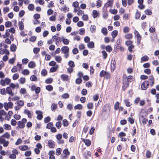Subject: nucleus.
Masks as SVG:
<instances>
[{"label":"nucleus","instance_id":"obj_1","mask_svg":"<svg viewBox=\"0 0 159 159\" xmlns=\"http://www.w3.org/2000/svg\"><path fill=\"white\" fill-rule=\"evenodd\" d=\"M149 85V82L148 81H144L141 84V88L142 90H146Z\"/></svg>","mask_w":159,"mask_h":159},{"label":"nucleus","instance_id":"obj_2","mask_svg":"<svg viewBox=\"0 0 159 159\" xmlns=\"http://www.w3.org/2000/svg\"><path fill=\"white\" fill-rule=\"evenodd\" d=\"M35 113L37 114V119L39 120H41L43 117L42 112L40 111L37 110L36 111Z\"/></svg>","mask_w":159,"mask_h":159},{"label":"nucleus","instance_id":"obj_3","mask_svg":"<svg viewBox=\"0 0 159 159\" xmlns=\"http://www.w3.org/2000/svg\"><path fill=\"white\" fill-rule=\"evenodd\" d=\"M48 145L50 148H54L55 146V143L52 140L48 141Z\"/></svg>","mask_w":159,"mask_h":159},{"label":"nucleus","instance_id":"obj_4","mask_svg":"<svg viewBox=\"0 0 159 159\" xmlns=\"http://www.w3.org/2000/svg\"><path fill=\"white\" fill-rule=\"evenodd\" d=\"M112 3L113 1L112 0H108L107 2L104 6L103 10L104 11L106 10L107 7L111 6Z\"/></svg>","mask_w":159,"mask_h":159},{"label":"nucleus","instance_id":"obj_5","mask_svg":"<svg viewBox=\"0 0 159 159\" xmlns=\"http://www.w3.org/2000/svg\"><path fill=\"white\" fill-rule=\"evenodd\" d=\"M6 93L10 95L11 96H13L14 94L12 92V89L9 87H8L6 88Z\"/></svg>","mask_w":159,"mask_h":159},{"label":"nucleus","instance_id":"obj_6","mask_svg":"<svg viewBox=\"0 0 159 159\" xmlns=\"http://www.w3.org/2000/svg\"><path fill=\"white\" fill-rule=\"evenodd\" d=\"M61 51L63 53H69V48L67 46H64L61 48Z\"/></svg>","mask_w":159,"mask_h":159},{"label":"nucleus","instance_id":"obj_7","mask_svg":"<svg viewBox=\"0 0 159 159\" xmlns=\"http://www.w3.org/2000/svg\"><path fill=\"white\" fill-rule=\"evenodd\" d=\"M18 126L16 128L18 129V128L20 129H23L25 127V124L23 123H22L21 121H19L17 122Z\"/></svg>","mask_w":159,"mask_h":159},{"label":"nucleus","instance_id":"obj_8","mask_svg":"<svg viewBox=\"0 0 159 159\" xmlns=\"http://www.w3.org/2000/svg\"><path fill=\"white\" fill-rule=\"evenodd\" d=\"M129 82L127 81L126 80L123 82V86L122 87V89L123 90H125L129 86Z\"/></svg>","mask_w":159,"mask_h":159},{"label":"nucleus","instance_id":"obj_9","mask_svg":"<svg viewBox=\"0 0 159 159\" xmlns=\"http://www.w3.org/2000/svg\"><path fill=\"white\" fill-rule=\"evenodd\" d=\"M148 81L149 82V83H151V84H150V85L151 86H152L154 84V78L153 76H151L150 77L149 79L148 80Z\"/></svg>","mask_w":159,"mask_h":159},{"label":"nucleus","instance_id":"obj_10","mask_svg":"<svg viewBox=\"0 0 159 159\" xmlns=\"http://www.w3.org/2000/svg\"><path fill=\"white\" fill-rule=\"evenodd\" d=\"M62 41L64 44L68 45L69 44V41L67 39L64 38V36L61 37Z\"/></svg>","mask_w":159,"mask_h":159},{"label":"nucleus","instance_id":"obj_11","mask_svg":"<svg viewBox=\"0 0 159 159\" xmlns=\"http://www.w3.org/2000/svg\"><path fill=\"white\" fill-rule=\"evenodd\" d=\"M61 78L64 81H67L68 80V76L65 74L61 75Z\"/></svg>","mask_w":159,"mask_h":159},{"label":"nucleus","instance_id":"obj_12","mask_svg":"<svg viewBox=\"0 0 159 159\" xmlns=\"http://www.w3.org/2000/svg\"><path fill=\"white\" fill-rule=\"evenodd\" d=\"M35 66L36 65L34 61H30L28 63V66L30 68H34Z\"/></svg>","mask_w":159,"mask_h":159},{"label":"nucleus","instance_id":"obj_13","mask_svg":"<svg viewBox=\"0 0 159 159\" xmlns=\"http://www.w3.org/2000/svg\"><path fill=\"white\" fill-rule=\"evenodd\" d=\"M87 46L89 48H93L94 47V43L93 41L89 42L87 44Z\"/></svg>","mask_w":159,"mask_h":159},{"label":"nucleus","instance_id":"obj_14","mask_svg":"<svg viewBox=\"0 0 159 159\" xmlns=\"http://www.w3.org/2000/svg\"><path fill=\"white\" fill-rule=\"evenodd\" d=\"M16 48V46L14 44H12L10 47L11 51L13 52L15 51Z\"/></svg>","mask_w":159,"mask_h":159},{"label":"nucleus","instance_id":"obj_15","mask_svg":"<svg viewBox=\"0 0 159 159\" xmlns=\"http://www.w3.org/2000/svg\"><path fill=\"white\" fill-rule=\"evenodd\" d=\"M58 67V65H56L55 66L52 67L50 68V71L51 72H55Z\"/></svg>","mask_w":159,"mask_h":159},{"label":"nucleus","instance_id":"obj_16","mask_svg":"<svg viewBox=\"0 0 159 159\" xmlns=\"http://www.w3.org/2000/svg\"><path fill=\"white\" fill-rule=\"evenodd\" d=\"M83 140L86 146H89L91 145V142L89 139H83Z\"/></svg>","mask_w":159,"mask_h":159},{"label":"nucleus","instance_id":"obj_17","mask_svg":"<svg viewBox=\"0 0 159 159\" xmlns=\"http://www.w3.org/2000/svg\"><path fill=\"white\" fill-rule=\"evenodd\" d=\"M28 147L27 145L21 146L19 147V148L21 150L24 151L28 149Z\"/></svg>","mask_w":159,"mask_h":159},{"label":"nucleus","instance_id":"obj_18","mask_svg":"<svg viewBox=\"0 0 159 159\" xmlns=\"http://www.w3.org/2000/svg\"><path fill=\"white\" fill-rule=\"evenodd\" d=\"M118 34V31L116 30H114L111 33V35L112 36L113 39L115 38Z\"/></svg>","mask_w":159,"mask_h":159},{"label":"nucleus","instance_id":"obj_19","mask_svg":"<svg viewBox=\"0 0 159 159\" xmlns=\"http://www.w3.org/2000/svg\"><path fill=\"white\" fill-rule=\"evenodd\" d=\"M149 57L146 55H145L142 57L141 59V60L143 61H148Z\"/></svg>","mask_w":159,"mask_h":159},{"label":"nucleus","instance_id":"obj_20","mask_svg":"<svg viewBox=\"0 0 159 159\" xmlns=\"http://www.w3.org/2000/svg\"><path fill=\"white\" fill-rule=\"evenodd\" d=\"M7 114V113L3 110H2L0 111V119H2V116L3 115H6Z\"/></svg>","mask_w":159,"mask_h":159},{"label":"nucleus","instance_id":"obj_21","mask_svg":"<svg viewBox=\"0 0 159 159\" xmlns=\"http://www.w3.org/2000/svg\"><path fill=\"white\" fill-rule=\"evenodd\" d=\"M82 82V80L81 77H79L78 78L76 79L75 80V83L77 84H80Z\"/></svg>","mask_w":159,"mask_h":159},{"label":"nucleus","instance_id":"obj_22","mask_svg":"<svg viewBox=\"0 0 159 159\" xmlns=\"http://www.w3.org/2000/svg\"><path fill=\"white\" fill-rule=\"evenodd\" d=\"M83 108L81 104H78L74 107L75 109L81 110Z\"/></svg>","mask_w":159,"mask_h":159},{"label":"nucleus","instance_id":"obj_23","mask_svg":"<svg viewBox=\"0 0 159 159\" xmlns=\"http://www.w3.org/2000/svg\"><path fill=\"white\" fill-rule=\"evenodd\" d=\"M17 103L19 106H23L24 105V102L23 101L20 100V101H17Z\"/></svg>","mask_w":159,"mask_h":159},{"label":"nucleus","instance_id":"obj_24","mask_svg":"<svg viewBox=\"0 0 159 159\" xmlns=\"http://www.w3.org/2000/svg\"><path fill=\"white\" fill-rule=\"evenodd\" d=\"M68 64L70 67L71 68L74 67L75 66L74 62L72 61H69L68 62Z\"/></svg>","mask_w":159,"mask_h":159},{"label":"nucleus","instance_id":"obj_25","mask_svg":"<svg viewBox=\"0 0 159 159\" xmlns=\"http://www.w3.org/2000/svg\"><path fill=\"white\" fill-rule=\"evenodd\" d=\"M19 29L20 30H23L24 28L23 23L22 21H20L18 23Z\"/></svg>","mask_w":159,"mask_h":159},{"label":"nucleus","instance_id":"obj_26","mask_svg":"<svg viewBox=\"0 0 159 159\" xmlns=\"http://www.w3.org/2000/svg\"><path fill=\"white\" fill-rule=\"evenodd\" d=\"M106 50L107 52H110L112 51V48L110 45H108L106 47Z\"/></svg>","mask_w":159,"mask_h":159},{"label":"nucleus","instance_id":"obj_27","mask_svg":"<svg viewBox=\"0 0 159 159\" xmlns=\"http://www.w3.org/2000/svg\"><path fill=\"white\" fill-rule=\"evenodd\" d=\"M30 80L32 81H37L38 79L35 75H33L30 77Z\"/></svg>","mask_w":159,"mask_h":159},{"label":"nucleus","instance_id":"obj_28","mask_svg":"<svg viewBox=\"0 0 159 159\" xmlns=\"http://www.w3.org/2000/svg\"><path fill=\"white\" fill-rule=\"evenodd\" d=\"M107 30L106 28H103L101 30L102 33L105 35H106L107 34Z\"/></svg>","mask_w":159,"mask_h":159},{"label":"nucleus","instance_id":"obj_29","mask_svg":"<svg viewBox=\"0 0 159 159\" xmlns=\"http://www.w3.org/2000/svg\"><path fill=\"white\" fill-rule=\"evenodd\" d=\"M4 127L5 130L10 129L11 128V125L7 124H5L4 125Z\"/></svg>","mask_w":159,"mask_h":159},{"label":"nucleus","instance_id":"obj_30","mask_svg":"<svg viewBox=\"0 0 159 159\" xmlns=\"http://www.w3.org/2000/svg\"><path fill=\"white\" fill-rule=\"evenodd\" d=\"M140 16V12H139L138 10H137L135 15V18L136 19H138L139 18Z\"/></svg>","mask_w":159,"mask_h":159},{"label":"nucleus","instance_id":"obj_31","mask_svg":"<svg viewBox=\"0 0 159 159\" xmlns=\"http://www.w3.org/2000/svg\"><path fill=\"white\" fill-rule=\"evenodd\" d=\"M28 9L31 11H33L34 9V6L33 4H30L28 6Z\"/></svg>","mask_w":159,"mask_h":159},{"label":"nucleus","instance_id":"obj_32","mask_svg":"<svg viewBox=\"0 0 159 159\" xmlns=\"http://www.w3.org/2000/svg\"><path fill=\"white\" fill-rule=\"evenodd\" d=\"M102 56L104 59H106L107 58V54L106 52L104 51H102Z\"/></svg>","mask_w":159,"mask_h":159},{"label":"nucleus","instance_id":"obj_33","mask_svg":"<svg viewBox=\"0 0 159 159\" xmlns=\"http://www.w3.org/2000/svg\"><path fill=\"white\" fill-rule=\"evenodd\" d=\"M98 15V13L96 10H93V16L94 18H96Z\"/></svg>","mask_w":159,"mask_h":159},{"label":"nucleus","instance_id":"obj_34","mask_svg":"<svg viewBox=\"0 0 159 159\" xmlns=\"http://www.w3.org/2000/svg\"><path fill=\"white\" fill-rule=\"evenodd\" d=\"M91 155V153L90 152L87 151L85 152L84 154V157L86 159H88V157H87L88 155L90 156Z\"/></svg>","mask_w":159,"mask_h":159},{"label":"nucleus","instance_id":"obj_35","mask_svg":"<svg viewBox=\"0 0 159 159\" xmlns=\"http://www.w3.org/2000/svg\"><path fill=\"white\" fill-rule=\"evenodd\" d=\"M30 72L27 69H24L22 72V73L25 75H28L29 74Z\"/></svg>","mask_w":159,"mask_h":159},{"label":"nucleus","instance_id":"obj_36","mask_svg":"<svg viewBox=\"0 0 159 159\" xmlns=\"http://www.w3.org/2000/svg\"><path fill=\"white\" fill-rule=\"evenodd\" d=\"M107 72L104 70L101 71L100 73V76L101 77H103L106 75Z\"/></svg>","mask_w":159,"mask_h":159},{"label":"nucleus","instance_id":"obj_37","mask_svg":"<svg viewBox=\"0 0 159 159\" xmlns=\"http://www.w3.org/2000/svg\"><path fill=\"white\" fill-rule=\"evenodd\" d=\"M46 89L49 91H52L53 89V87L51 85H48L46 86Z\"/></svg>","mask_w":159,"mask_h":159},{"label":"nucleus","instance_id":"obj_38","mask_svg":"<svg viewBox=\"0 0 159 159\" xmlns=\"http://www.w3.org/2000/svg\"><path fill=\"white\" fill-rule=\"evenodd\" d=\"M55 60L58 62H60L61 61L62 58L60 56H57L55 57Z\"/></svg>","mask_w":159,"mask_h":159},{"label":"nucleus","instance_id":"obj_39","mask_svg":"<svg viewBox=\"0 0 159 159\" xmlns=\"http://www.w3.org/2000/svg\"><path fill=\"white\" fill-rule=\"evenodd\" d=\"M62 123L63 126L65 127L67 126L68 125V122L66 119H64L63 120Z\"/></svg>","mask_w":159,"mask_h":159},{"label":"nucleus","instance_id":"obj_40","mask_svg":"<svg viewBox=\"0 0 159 159\" xmlns=\"http://www.w3.org/2000/svg\"><path fill=\"white\" fill-rule=\"evenodd\" d=\"M119 103L118 102H116L114 105V109L116 110H118L119 108Z\"/></svg>","mask_w":159,"mask_h":159},{"label":"nucleus","instance_id":"obj_41","mask_svg":"<svg viewBox=\"0 0 159 159\" xmlns=\"http://www.w3.org/2000/svg\"><path fill=\"white\" fill-rule=\"evenodd\" d=\"M93 104L92 102L89 103L87 105V108L89 109H92L93 108Z\"/></svg>","mask_w":159,"mask_h":159},{"label":"nucleus","instance_id":"obj_42","mask_svg":"<svg viewBox=\"0 0 159 159\" xmlns=\"http://www.w3.org/2000/svg\"><path fill=\"white\" fill-rule=\"evenodd\" d=\"M82 20L84 21H87L88 19V15L87 14H84L82 17Z\"/></svg>","mask_w":159,"mask_h":159},{"label":"nucleus","instance_id":"obj_43","mask_svg":"<svg viewBox=\"0 0 159 159\" xmlns=\"http://www.w3.org/2000/svg\"><path fill=\"white\" fill-rule=\"evenodd\" d=\"M63 153L66 155H70V152L68 150L67 148L65 149L63 151Z\"/></svg>","mask_w":159,"mask_h":159},{"label":"nucleus","instance_id":"obj_44","mask_svg":"<svg viewBox=\"0 0 159 159\" xmlns=\"http://www.w3.org/2000/svg\"><path fill=\"white\" fill-rule=\"evenodd\" d=\"M11 22L10 21H8L6 22L5 23V26L7 28H8V27H10V26H11Z\"/></svg>","mask_w":159,"mask_h":159},{"label":"nucleus","instance_id":"obj_45","mask_svg":"<svg viewBox=\"0 0 159 159\" xmlns=\"http://www.w3.org/2000/svg\"><path fill=\"white\" fill-rule=\"evenodd\" d=\"M25 79L24 77H21L20 79V83L23 84L25 83Z\"/></svg>","mask_w":159,"mask_h":159},{"label":"nucleus","instance_id":"obj_46","mask_svg":"<svg viewBox=\"0 0 159 159\" xmlns=\"http://www.w3.org/2000/svg\"><path fill=\"white\" fill-rule=\"evenodd\" d=\"M96 27L95 25H91L90 29V31L91 32L93 33L95 32Z\"/></svg>","mask_w":159,"mask_h":159},{"label":"nucleus","instance_id":"obj_47","mask_svg":"<svg viewBox=\"0 0 159 159\" xmlns=\"http://www.w3.org/2000/svg\"><path fill=\"white\" fill-rule=\"evenodd\" d=\"M134 47V46L133 44H131L128 48V49L129 50V51L130 52H133V51L132 50V49H133Z\"/></svg>","mask_w":159,"mask_h":159},{"label":"nucleus","instance_id":"obj_48","mask_svg":"<svg viewBox=\"0 0 159 159\" xmlns=\"http://www.w3.org/2000/svg\"><path fill=\"white\" fill-rule=\"evenodd\" d=\"M40 51V48H34L33 49V52L35 54L38 53Z\"/></svg>","mask_w":159,"mask_h":159},{"label":"nucleus","instance_id":"obj_49","mask_svg":"<svg viewBox=\"0 0 159 159\" xmlns=\"http://www.w3.org/2000/svg\"><path fill=\"white\" fill-rule=\"evenodd\" d=\"M47 71L45 69L43 70L41 72V74L43 76H45L47 75Z\"/></svg>","mask_w":159,"mask_h":159},{"label":"nucleus","instance_id":"obj_50","mask_svg":"<svg viewBox=\"0 0 159 159\" xmlns=\"http://www.w3.org/2000/svg\"><path fill=\"white\" fill-rule=\"evenodd\" d=\"M2 136L3 137H5L7 139H9L10 138V135L8 133L6 132L4 134H3Z\"/></svg>","mask_w":159,"mask_h":159},{"label":"nucleus","instance_id":"obj_51","mask_svg":"<svg viewBox=\"0 0 159 159\" xmlns=\"http://www.w3.org/2000/svg\"><path fill=\"white\" fill-rule=\"evenodd\" d=\"M52 79L51 78L47 79L45 80V82L47 84H50L52 82Z\"/></svg>","mask_w":159,"mask_h":159},{"label":"nucleus","instance_id":"obj_52","mask_svg":"<svg viewBox=\"0 0 159 159\" xmlns=\"http://www.w3.org/2000/svg\"><path fill=\"white\" fill-rule=\"evenodd\" d=\"M50 120H51V118L49 117V116L47 117H45L44 119V122L45 123H47L48 122H49L50 121Z\"/></svg>","mask_w":159,"mask_h":159},{"label":"nucleus","instance_id":"obj_53","mask_svg":"<svg viewBox=\"0 0 159 159\" xmlns=\"http://www.w3.org/2000/svg\"><path fill=\"white\" fill-rule=\"evenodd\" d=\"M72 5L75 8L78 7L79 9H80V7H78L79 3L78 2L75 1V2H74L73 3Z\"/></svg>","mask_w":159,"mask_h":159},{"label":"nucleus","instance_id":"obj_54","mask_svg":"<svg viewBox=\"0 0 159 159\" xmlns=\"http://www.w3.org/2000/svg\"><path fill=\"white\" fill-rule=\"evenodd\" d=\"M69 97V95L68 93H64L61 96L62 98L65 99L68 98Z\"/></svg>","mask_w":159,"mask_h":159},{"label":"nucleus","instance_id":"obj_55","mask_svg":"<svg viewBox=\"0 0 159 159\" xmlns=\"http://www.w3.org/2000/svg\"><path fill=\"white\" fill-rule=\"evenodd\" d=\"M146 157L147 158H150L151 156V152L148 150L146 152Z\"/></svg>","mask_w":159,"mask_h":159},{"label":"nucleus","instance_id":"obj_56","mask_svg":"<svg viewBox=\"0 0 159 159\" xmlns=\"http://www.w3.org/2000/svg\"><path fill=\"white\" fill-rule=\"evenodd\" d=\"M57 107V104L53 103L51 107V110L52 111H53L56 109Z\"/></svg>","mask_w":159,"mask_h":159},{"label":"nucleus","instance_id":"obj_57","mask_svg":"<svg viewBox=\"0 0 159 159\" xmlns=\"http://www.w3.org/2000/svg\"><path fill=\"white\" fill-rule=\"evenodd\" d=\"M145 14L148 15H150L152 14V12L150 10L147 9L145 11Z\"/></svg>","mask_w":159,"mask_h":159},{"label":"nucleus","instance_id":"obj_58","mask_svg":"<svg viewBox=\"0 0 159 159\" xmlns=\"http://www.w3.org/2000/svg\"><path fill=\"white\" fill-rule=\"evenodd\" d=\"M126 39H130L132 38V35L131 34H129L125 35Z\"/></svg>","mask_w":159,"mask_h":159},{"label":"nucleus","instance_id":"obj_59","mask_svg":"<svg viewBox=\"0 0 159 159\" xmlns=\"http://www.w3.org/2000/svg\"><path fill=\"white\" fill-rule=\"evenodd\" d=\"M53 125V124L52 123L49 122L47 124L46 128L48 129H50L52 127Z\"/></svg>","mask_w":159,"mask_h":159},{"label":"nucleus","instance_id":"obj_60","mask_svg":"<svg viewBox=\"0 0 159 159\" xmlns=\"http://www.w3.org/2000/svg\"><path fill=\"white\" fill-rule=\"evenodd\" d=\"M25 13V12L24 10L21 11L19 13V16L20 17H22L24 15Z\"/></svg>","mask_w":159,"mask_h":159},{"label":"nucleus","instance_id":"obj_61","mask_svg":"<svg viewBox=\"0 0 159 159\" xmlns=\"http://www.w3.org/2000/svg\"><path fill=\"white\" fill-rule=\"evenodd\" d=\"M19 74L18 73L15 74L13 76V79L14 80H17L19 77Z\"/></svg>","mask_w":159,"mask_h":159},{"label":"nucleus","instance_id":"obj_62","mask_svg":"<svg viewBox=\"0 0 159 159\" xmlns=\"http://www.w3.org/2000/svg\"><path fill=\"white\" fill-rule=\"evenodd\" d=\"M90 40V38L88 36L85 37L84 38V41L85 43H88Z\"/></svg>","mask_w":159,"mask_h":159},{"label":"nucleus","instance_id":"obj_63","mask_svg":"<svg viewBox=\"0 0 159 159\" xmlns=\"http://www.w3.org/2000/svg\"><path fill=\"white\" fill-rule=\"evenodd\" d=\"M11 124L13 126H15L16 125L17 122L16 120L14 119H12L11 121Z\"/></svg>","mask_w":159,"mask_h":159},{"label":"nucleus","instance_id":"obj_64","mask_svg":"<svg viewBox=\"0 0 159 159\" xmlns=\"http://www.w3.org/2000/svg\"><path fill=\"white\" fill-rule=\"evenodd\" d=\"M61 125V122H57L56 124V126L58 129H59Z\"/></svg>","mask_w":159,"mask_h":159}]
</instances>
